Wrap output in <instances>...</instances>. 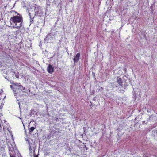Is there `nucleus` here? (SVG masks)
Segmentation results:
<instances>
[{
	"mask_svg": "<svg viewBox=\"0 0 157 157\" xmlns=\"http://www.w3.org/2000/svg\"><path fill=\"white\" fill-rule=\"evenodd\" d=\"M10 86L13 89L14 95L17 99V103L18 104L20 107V101L19 98L20 96V85L18 83H14L13 85H10Z\"/></svg>",
	"mask_w": 157,
	"mask_h": 157,
	"instance_id": "f257e3e1",
	"label": "nucleus"
},
{
	"mask_svg": "<svg viewBox=\"0 0 157 157\" xmlns=\"http://www.w3.org/2000/svg\"><path fill=\"white\" fill-rule=\"evenodd\" d=\"M7 144L10 155H15V153L14 150V148L15 147L14 144L13 142L11 143L10 141H9L7 142Z\"/></svg>",
	"mask_w": 157,
	"mask_h": 157,
	"instance_id": "f03ea898",
	"label": "nucleus"
},
{
	"mask_svg": "<svg viewBox=\"0 0 157 157\" xmlns=\"http://www.w3.org/2000/svg\"><path fill=\"white\" fill-rule=\"evenodd\" d=\"M34 7V11H35L34 16L41 17L43 13L41 8L36 4L35 5Z\"/></svg>",
	"mask_w": 157,
	"mask_h": 157,
	"instance_id": "7ed1b4c3",
	"label": "nucleus"
},
{
	"mask_svg": "<svg viewBox=\"0 0 157 157\" xmlns=\"http://www.w3.org/2000/svg\"><path fill=\"white\" fill-rule=\"evenodd\" d=\"M10 20L12 22H13L15 24V25L14 26V27L15 28H20V27L18 26H16L17 23L20 22V16H15L12 18Z\"/></svg>",
	"mask_w": 157,
	"mask_h": 157,
	"instance_id": "20e7f679",
	"label": "nucleus"
},
{
	"mask_svg": "<svg viewBox=\"0 0 157 157\" xmlns=\"http://www.w3.org/2000/svg\"><path fill=\"white\" fill-rule=\"evenodd\" d=\"M123 83L121 79L119 77H117V81L113 83V85L116 87H119L120 86H122Z\"/></svg>",
	"mask_w": 157,
	"mask_h": 157,
	"instance_id": "39448f33",
	"label": "nucleus"
},
{
	"mask_svg": "<svg viewBox=\"0 0 157 157\" xmlns=\"http://www.w3.org/2000/svg\"><path fill=\"white\" fill-rule=\"evenodd\" d=\"M20 90H21V92H20V94L23 95L25 96L27 95L28 94V92L29 91V90L25 89V87H23L22 86L20 85Z\"/></svg>",
	"mask_w": 157,
	"mask_h": 157,
	"instance_id": "423d86ee",
	"label": "nucleus"
},
{
	"mask_svg": "<svg viewBox=\"0 0 157 157\" xmlns=\"http://www.w3.org/2000/svg\"><path fill=\"white\" fill-rule=\"evenodd\" d=\"M47 70L48 72L52 73L54 71V68L50 64H49L47 68Z\"/></svg>",
	"mask_w": 157,
	"mask_h": 157,
	"instance_id": "0eeeda50",
	"label": "nucleus"
},
{
	"mask_svg": "<svg viewBox=\"0 0 157 157\" xmlns=\"http://www.w3.org/2000/svg\"><path fill=\"white\" fill-rule=\"evenodd\" d=\"M53 39V36H52L51 33H50L47 35L46 37L44 39V40L48 42L49 40H52Z\"/></svg>",
	"mask_w": 157,
	"mask_h": 157,
	"instance_id": "6e6552de",
	"label": "nucleus"
},
{
	"mask_svg": "<svg viewBox=\"0 0 157 157\" xmlns=\"http://www.w3.org/2000/svg\"><path fill=\"white\" fill-rule=\"evenodd\" d=\"M80 53H78L73 59L75 63H77L79 61L80 59Z\"/></svg>",
	"mask_w": 157,
	"mask_h": 157,
	"instance_id": "1a4fd4ad",
	"label": "nucleus"
},
{
	"mask_svg": "<svg viewBox=\"0 0 157 157\" xmlns=\"http://www.w3.org/2000/svg\"><path fill=\"white\" fill-rule=\"evenodd\" d=\"M7 130V132H9V136H6V139L8 140H9L10 139H11L12 138L13 135L12 134V133L11 132H10V131L9 130V128H7L6 129Z\"/></svg>",
	"mask_w": 157,
	"mask_h": 157,
	"instance_id": "9d476101",
	"label": "nucleus"
},
{
	"mask_svg": "<svg viewBox=\"0 0 157 157\" xmlns=\"http://www.w3.org/2000/svg\"><path fill=\"white\" fill-rule=\"evenodd\" d=\"M153 134L156 139L157 140V129L156 130H153Z\"/></svg>",
	"mask_w": 157,
	"mask_h": 157,
	"instance_id": "9b49d317",
	"label": "nucleus"
},
{
	"mask_svg": "<svg viewBox=\"0 0 157 157\" xmlns=\"http://www.w3.org/2000/svg\"><path fill=\"white\" fill-rule=\"evenodd\" d=\"M29 13L30 18V22H31V23L32 24L33 23V19L34 18L35 16H33V17H32L30 13L29 12Z\"/></svg>",
	"mask_w": 157,
	"mask_h": 157,
	"instance_id": "f8f14e48",
	"label": "nucleus"
},
{
	"mask_svg": "<svg viewBox=\"0 0 157 157\" xmlns=\"http://www.w3.org/2000/svg\"><path fill=\"white\" fill-rule=\"evenodd\" d=\"M35 113V111H34V110L33 109H32L30 110V111L29 112V115L30 116H32L33 115H34Z\"/></svg>",
	"mask_w": 157,
	"mask_h": 157,
	"instance_id": "ddd939ff",
	"label": "nucleus"
},
{
	"mask_svg": "<svg viewBox=\"0 0 157 157\" xmlns=\"http://www.w3.org/2000/svg\"><path fill=\"white\" fill-rule=\"evenodd\" d=\"M35 128V127H31L29 128V132H32Z\"/></svg>",
	"mask_w": 157,
	"mask_h": 157,
	"instance_id": "4468645a",
	"label": "nucleus"
},
{
	"mask_svg": "<svg viewBox=\"0 0 157 157\" xmlns=\"http://www.w3.org/2000/svg\"><path fill=\"white\" fill-rule=\"evenodd\" d=\"M20 22H21V24H22V16H21V15H20Z\"/></svg>",
	"mask_w": 157,
	"mask_h": 157,
	"instance_id": "2eb2a0df",
	"label": "nucleus"
},
{
	"mask_svg": "<svg viewBox=\"0 0 157 157\" xmlns=\"http://www.w3.org/2000/svg\"><path fill=\"white\" fill-rule=\"evenodd\" d=\"M15 76L16 78H19V75H18V74H15Z\"/></svg>",
	"mask_w": 157,
	"mask_h": 157,
	"instance_id": "dca6fc26",
	"label": "nucleus"
},
{
	"mask_svg": "<svg viewBox=\"0 0 157 157\" xmlns=\"http://www.w3.org/2000/svg\"><path fill=\"white\" fill-rule=\"evenodd\" d=\"M2 156L4 157L6 156V154L5 153H3V154L2 155Z\"/></svg>",
	"mask_w": 157,
	"mask_h": 157,
	"instance_id": "f3484780",
	"label": "nucleus"
},
{
	"mask_svg": "<svg viewBox=\"0 0 157 157\" xmlns=\"http://www.w3.org/2000/svg\"><path fill=\"white\" fill-rule=\"evenodd\" d=\"M15 155H10V157H15Z\"/></svg>",
	"mask_w": 157,
	"mask_h": 157,
	"instance_id": "a211bd4d",
	"label": "nucleus"
},
{
	"mask_svg": "<svg viewBox=\"0 0 157 157\" xmlns=\"http://www.w3.org/2000/svg\"><path fill=\"white\" fill-rule=\"evenodd\" d=\"M29 146L30 147V148H29V149H30L31 148V146H30V143H29Z\"/></svg>",
	"mask_w": 157,
	"mask_h": 157,
	"instance_id": "6ab92c4d",
	"label": "nucleus"
},
{
	"mask_svg": "<svg viewBox=\"0 0 157 157\" xmlns=\"http://www.w3.org/2000/svg\"><path fill=\"white\" fill-rule=\"evenodd\" d=\"M23 7H26V6L24 5V6H23Z\"/></svg>",
	"mask_w": 157,
	"mask_h": 157,
	"instance_id": "aec40b11",
	"label": "nucleus"
},
{
	"mask_svg": "<svg viewBox=\"0 0 157 157\" xmlns=\"http://www.w3.org/2000/svg\"><path fill=\"white\" fill-rule=\"evenodd\" d=\"M34 157H38L37 156L35 155L34 156Z\"/></svg>",
	"mask_w": 157,
	"mask_h": 157,
	"instance_id": "412c9836",
	"label": "nucleus"
},
{
	"mask_svg": "<svg viewBox=\"0 0 157 157\" xmlns=\"http://www.w3.org/2000/svg\"><path fill=\"white\" fill-rule=\"evenodd\" d=\"M4 129V130H5V128H4V129Z\"/></svg>",
	"mask_w": 157,
	"mask_h": 157,
	"instance_id": "4be33fe9",
	"label": "nucleus"
},
{
	"mask_svg": "<svg viewBox=\"0 0 157 157\" xmlns=\"http://www.w3.org/2000/svg\"><path fill=\"white\" fill-rule=\"evenodd\" d=\"M21 26H22V25H20V27Z\"/></svg>",
	"mask_w": 157,
	"mask_h": 157,
	"instance_id": "5701e85b",
	"label": "nucleus"
},
{
	"mask_svg": "<svg viewBox=\"0 0 157 157\" xmlns=\"http://www.w3.org/2000/svg\"><path fill=\"white\" fill-rule=\"evenodd\" d=\"M101 89H103V88L102 87H101Z\"/></svg>",
	"mask_w": 157,
	"mask_h": 157,
	"instance_id": "b1692460",
	"label": "nucleus"
}]
</instances>
